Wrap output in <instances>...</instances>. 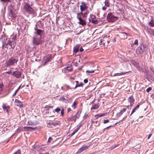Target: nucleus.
Listing matches in <instances>:
<instances>
[{
  "mask_svg": "<svg viewBox=\"0 0 154 154\" xmlns=\"http://www.w3.org/2000/svg\"><path fill=\"white\" fill-rule=\"evenodd\" d=\"M29 14H33L34 12V11L33 9L31 7L29 8V10H28V11H26Z\"/></svg>",
  "mask_w": 154,
  "mask_h": 154,
  "instance_id": "nucleus-31",
  "label": "nucleus"
},
{
  "mask_svg": "<svg viewBox=\"0 0 154 154\" xmlns=\"http://www.w3.org/2000/svg\"><path fill=\"white\" fill-rule=\"evenodd\" d=\"M105 5L102 7V9L103 11L106 10L107 8L109 7L110 5V3L109 0H105L104 2Z\"/></svg>",
  "mask_w": 154,
  "mask_h": 154,
  "instance_id": "nucleus-9",
  "label": "nucleus"
},
{
  "mask_svg": "<svg viewBox=\"0 0 154 154\" xmlns=\"http://www.w3.org/2000/svg\"><path fill=\"white\" fill-rule=\"evenodd\" d=\"M81 127L80 125L78 126L73 131L72 133L71 134L70 136L72 137L73 136L76 132H77L80 129Z\"/></svg>",
  "mask_w": 154,
  "mask_h": 154,
  "instance_id": "nucleus-22",
  "label": "nucleus"
},
{
  "mask_svg": "<svg viewBox=\"0 0 154 154\" xmlns=\"http://www.w3.org/2000/svg\"><path fill=\"white\" fill-rule=\"evenodd\" d=\"M71 109L70 108H68L67 109V112L68 113L70 111H71Z\"/></svg>",
  "mask_w": 154,
  "mask_h": 154,
  "instance_id": "nucleus-51",
  "label": "nucleus"
},
{
  "mask_svg": "<svg viewBox=\"0 0 154 154\" xmlns=\"http://www.w3.org/2000/svg\"><path fill=\"white\" fill-rule=\"evenodd\" d=\"M83 51V49L82 47H81L80 49V52H82Z\"/></svg>",
  "mask_w": 154,
  "mask_h": 154,
  "instance_id": "nucleus-55",
  "label": "nucleus"
},
{
  "mask_svg": "<svg viewBox=\"0 0 154 154\" xmlns=\"http://www.w3.org/2000/svg\"><path fill=\"white\" fill-rule=\"evenodd\" d=\"M52 140V138L51 137H49L48 139V141H51V140Z\"/></svg>",
  "mask_w": 154,
  "mask_h": 154,
  "instance_id": "nucleus-57",
  "label": "nucleus"
},
{
  "mask_svg": "<svg viewBox=\"0 0 154 154\" xmlns=\"http://www.w3.org/2000/svg\"><path fill=\"white\" fill-rule=\"evenodd\" d=\"M48 126L50 128H52L53 126L52 123H50L48 124Z\"/></svg>",
  "mask_w": 154,
  "mask_h": 154,
  "instance_id": "nucleus-44",
  "label": "nucleus"
},
{
  "mask_svg": "<svg viewBox=\"0 0 154 154\" xmlns=\"http://www.w3.org/2000/svg\"><path fill=\"white\" fill-rule=\"evenodd\" d=\"M18 61V59L15 57H12L10 58L6 62L7 66L15 65Z\"/></svg>",
  "mask_w": 154,
  "mask_h": 154,
  "instance_id": "nucleus-2",
  "label": "nucleus"
},
{
  "mask_svg": "<svg viewBox=\"0 0 154 154\" xmlns=\"http://www.w3.org/2000/svg\"><path fill=\"white\" fill-rule=\"evenodd\" d=\"M126 109L124 108L120 112H118L116 115V116L117 117H119L121 116H124L123 119L126 117Z\"/></svg>",
  "mask_w": 154,
  "mask_h": 154,
  "instance_id": "nucleus-5",
  "label": "nucleus"
},
{
  "mask_svg": "<svg viewBox=\"0 0 154 154\" xmlns=\"http://www.w3.org/2000/svg\"><path fill=\"white\" fill-rule=\"evenodd\" d=\"M92 22L94 24H97L98 23L97 20L96 19L92 20Z\"/></svg>",
  "mask_w": 154,
  "mask_h": 154,
  "instance_id": "nucleus-38",
  "label": "nucleus"
},
{
  "mask_svg": "<svg viewBox=\"0 0 154 154\" xmlns=\"http://www.w3.org/2000/svg\"><path fill=\"white\" fill-rule=\"evenodd\" d=\"M91 121L92 124L94 123V122L93 120H91Z\"/></svg>",
  "mask_w": 154,
  "mask_h": 154,
  "instance_id": "nucleus-61",
  "label": "nucleus"
},
{
  "mask_svg": "<svg viewBox=\"0 0 154 154\" xmlns=\"http://www.w3.org/2000/svg\"><path fill=\"white\" fill-rule=\"evenodd\" d=\"M128 34L126 33L122 32L121 33V36L123 39H125L127 38Z\"/></svg>",
  "mask_w": 154,
  "mask_h": 154,
  "instance_id": "nucleus-27",
  "label": "nucleus"
},
{
  "mask_svg": "<svg viewBox=\"0 0 154 154\" xmlns=\"http://www.w3.org/2000/svg\"><path fill=\"white\" fill-rule=\"evenodd\" d=\"M6 73H8V74H12V72L11 70H10L9 71L6 72H5Z\"/></svg>",
  "mask_w": 154,
  "mask_h": 154,
  "instance_id": "nucleus-47",
  "label": "nucleus"
},
{
  "mask_svg": "<svg viewBox=\"0 0 154 154\" xmlns=\"http://www.w3.org/2000/svg\"><path fill=\"white\" fill-rule=\"evenodd\" d=\"M111 127V126H109L106 127V128H105V129H107L109 128H110Z\"/></svg>",
  "mask_w": 154,
  "mask_h": 154,
  "instance_id": "nucleus-60",
  "label": "nucleus"
},
{
  "mask_svg": "<svg viewBox=\"0 0 154 154\" xmlns=\"http://www.w3.org/2000/svg\"><path fill=\"white\" fill-rule=\"evenodd\" d=\"M51 56L50 55H48L45 57L43 61V65H45L47 62L51 61Z\"/></svg>",
  "mask_w": 154,
  "mask_h": 154,
  "instance_id": "nucleus-6",
  "label": "nucleus"
},
{
  "mask_svg": "<svg viewBox=\"0 0 154 154\" xmlns=\"http://www.w3.org/2000/svg\"><path fill=\"white\" fill-rule=\"evenodd\" d=\"M14 103L16 105L20 108H22L23 107V105L22 102L17 99H15Z\"/></svg>",
  "mask_w": 154,
  "mask_h": 154,
  "instance_id": "nucleus-14",
  "label": "nucleus"
},
{
  "mask_svg": "<svg viewBox=\"0 0 154 154\" xmlns=\"http://www.w3.org/2000/svg\"><path fill=\"white\" fill-rule=\"evenodd\" d=\"M88 82V80L87 79H85L84 80V82L85 83H87Z\"/></svg>",
  "mask_w": 154,
  "mask_h": 154,
  "instance_id": "nucleus-49",
  "label": "nucleus"
},
{
  "mask_svg": "<svg viewBox=\"0 0 154 154\" xmlns=\"http://www.w3.org/2000/svg\"><path fill=\"white\" fill-rule=\"evenodd\" d=\"M107 37H104L103 39H101L99 42V44L100 45H108L109 42L107 40Z\"/></svg>",
  "mask_w": 154,
  "mask_h": 154,
  "instance_id": "nucleus-7",
  "label": "nucleus"
},
{
  "mask_svg": "<svg viewBox=\"0 0 154 154\" xmlns=\"http://www.w3.org/2000/svg\"><path fill=\"white\" fill-rule=\"evenodd\" d=\"M152 90V88L151 87H149L146 89V91L147 92H149Z\"/></svg>",
  "mask_w": 154,
  "mask_h": 154,
  "instance_id": "nucleus-46",
  "label": "nucleus"
},
{
  "mask_svg": "<svg viewBox=\"0 0 154 154\" xmlns=\"http://www.w3.org/2000/svg\"><path fill=\"white\" fill-rule=\"evenodd\" d=\"M80 47V45H76L73 48V52L74 53H77L79 51V48Z\"/></svg>",
  "mask_w": 154,
  "mask_h": 154,
  "instance_id": "nucleus-23",
  "label": "nucleus"
},
{
  "mask_svg": "<svg viewBox=\"0 0 154 154\" xmlns=\"http://www.w3.org/2000/svg\"><path fill=\"white\" fill-rule=\"evenodd\" d=\"M59 122L58 121H57V122H52L53 124V125L54 126H55L56 125H57L59 124Z\"/></svg>",
  "mask_w": 154,
  "mask_h": 154,
  "instance_id": "nucleus-42",
  "label": "nucleus"
},
{
  "mask_svg": "<svg viewBox=\"0 0 154 154\" xmlns=\"http://www.w3.org/2000/svg\"><path fill=\"white\" fill-rule=\"evenodd\" d=\"M38 154H49V153L48 152H46L45 153H42L41 152H39L38 153Z\"/></svg>",
  "mask_w": 154,
  "mask_h": 154,
  "instance_id": "nucleus-52",
  "label": "nucleus"
},
{
  "mask_svg": "<svg viewBox=\"0 0 154 154\" xmlns=\"http://www.w3.org/2000/svg\"><path fill=\"white\" fill-rule=\"evenodd\" d=\"M14 42L11 40L8 41L5 47H7V46L8 45H9L11 46V48H14L15 47V45L14 44Z\"/></svg>",
  "mask_w": 154,
  "mask_h": 154,
  "instance_id": "nucleus-16",
  "label": "nucleus"
},
{
  "mask_svg": "<svg viewBox=\"0 0 154 154\" xmlns=\"http://www.w3.org/2000/svg\"><path fill=\"white\" fill-rule=\"evenodd\" d=\"M19 91L18 90V89H17V90H16L15 91V93H14V95H16V93H17V92H18V91Z\"/></svg>",
  "mask_w": 154,
  "mask_h": 154,
  "instance_id": "nucleus-58",
  "label": "nucleus"
},
{
  "mask_svg": "<svg viewBox=\"0 0 154 154\" xmlns=\"http://www.w3.org/2000/svg\"><path fill=\"white\" fill-rule=\"evenodd\" d=\"M80 4V12L79 13L82 16L83 18H85L87 17L89 13V11L87 10L88 8L87 4L84 2H82Z\"/></svg>",
  "mask_w": 154,
  "mask_h": 154,
  "instance_id": "nucleus-1",
  "label": "nucleus"
},
{
  "mask_svg": "<svg viewBox=\"0 0 154 154\" xmlns=\"http://www.w3.org/2000/svg\"><path fill=\"white\" fill-rule=\"evenodd\" d=\"M23 8L26 11H27L31 8V7H30V5L29 4L27 3H25V4L24 5Z\"/></svg>",
  "mask_w": 154,
  "mask_h": 154,
  "instance_id": "nucleus-17",
  "label": "nucleus"
},
{
  "mask_svg": "<svg viewBox=\"0 0 154 154\" xmlns=\"http://www.w3.org/2000/svg\"><path fill=\"white\" fill-rule=\"evenodd\" d=\"M88 146L84 145H83L78 149L77 152L78 153H81L84 150H86L88 148Z\"/></svg>",
  "mask_w": 154,
  "mask_h": 154,
  "instance_id": "nucleus-11",
  "label": "nucleus"
},
{
  "mask_svg": "<svg viewBox=\"0 0 154 154\" xmlns=\"http://www.w3.org/2000/svg\"><path fill=\"white\" fill-rule=\"evenodd\" d=\"M3 84L2 80L0 79V94L2 93Z\"/></svg>",
  "mask_w": 154,
  "mask_h": 154,
  "instance_id": "nucleus-29",
  "label": "nucleus"
},
{
  "mask_svg": "<svg viewBox=\"0 0 154 154\" xmlns=\"http://www.w3.org/2000/svg\"><path fill=\"white\" fill-rule=\"evenodd\" d=\"M75 82L76 83V84H78L79 83V82L78 81H76Z\"/></svg>",
  "mask_w": 154,
  "mask_h": 154,
  "instance_id": "nucleus-64",
  "label": "nucleus"
},
{
  "mask_svg": "<svg viewBox=\"0 0 154 154\" xmlns=\"http://www.w3.org/2000/svg\"><path fill=\"white\" fill-rule=\"evenodd\" d=\"M140 105V104H138L137 105V106L135 107V109H138L139 108Z\"/></svg>",
  "mask_w": 154,
  "mask_h": 154,
  "instance_id": "nucleus-53",
  "label": "nucleus"
},
{
  "mask_svg": "<svg viewBox=\"0 0 154 154\" xmlns=\"http://www.w3.org/2000/svg\"><path fill=\"white\" fill-rule=\"evenodd\" d=\"M138 42V41L137 40H135V45L137 44Z\"/></svg>",
  "mask_w": 154,
  "mask_h": 154,
  "instance_id": "nucleus-62",
  "label": "nucleus"
},
{
  "mask_svg": "<svg viewBox=\"0 0 154 154\" xmlns=\"http://www.w3.org/2000/svg\"><path fill=\"white\" fill-rule=\"evenodd\" d=\"M128 100L130 102V106H133L134 103V100L132 97H129L128 99Z\"/></svg>",
  "mask_w": 154,
  "mask_h": 154,
  "instance_id": "nucleus-20",
  "label": "nucleus"
},
{
  "mask_svg": "<svg viewBox=\"0 0 154 154\" xmlns=\"http://www.w3.org/2000/svg\"><path fill=\"white\" fill-rule=\"evenodd\" d=\"M24 86L23 85L22 86H21V85L18 87L17 89H18V90H19L21 88H23L24 87Z\"/></svg>",
  "mask_w": 154,
  "mask_h": 154,
  "instance_id": "nucleus-50",
  "label": "nucleus"
},
{
  "mask_svg": "<svg viewBox=\"0 0 154 154\" xmlns=\"http://www.w3.org/2000/svg\"><path fill=\"white\" fill-rule=\"evenodd\" d=\"M152 134H150L147 137V138L148 139H149L150 138V137H151V136H152Z\"/></svg>",
  "mask_w": 154,
  "mask_h": 154,
  "instance_id": "nucleus-54",
  "label": "nucleus"
},
{
  "mask_svg": "<svg viewBox=\"0 0 154 154\" xmlns=\"http://www.w3.org/2000/svg\"><path fill=\"white\" fill-rule=\"evenodd\" d=\"M32 42L34 45H37L41 44L42 43V38L35 36L32 38Z\"/></svg>",
  "mask_w": 154,
  "mask_h": 154,
  "instance_id": "nucleus-4",
  "label": "nucleus"
},
{
  "mask_svg": "<svg viewBox=\"0 0 154 154\" xmlns=\"http://www.w3.org/2000/svg\"><path fill=\"white\" fill-rule=\"evenodd\" d=\"M28 125H34V123L31 121H29L28 122Z\"/></svg>",
  "mask_w": 154,
  "mask_h": 154,
  "instance_id": "nucleus-35",
  "label": "nucleus"
},
{
  "mask_svg": "<svg viewBox=\"0 0 154 154\" xmlns=\"http://www.w3.org/2000/svg\"><path fill=\"white\" fill-rule=\"evenodd\" d=\"M150 27H154V20H152L148 23Z\"/></svg>",
  "mask_w": 154,
  "mask_h": 154,
  "instance_id": "nucleus-28",
  "label": "nucleus"
},
{
  "mask_svg": "<svg viewBox=\"0 0 154 154\" xmlns=\"http://www.w3.org/2000/svg\"><path fill=\"white\" fill-rule=\"evenodd\" d=\"M95 70H87L86 71V73H93L94 72Z\"/></svg>",
  "mask_w": 154,
  "mask_h": 154,
  "instance_id": "nucleus-37",
  "label": "nucleus"
},
{
  "mask_svg": "<svg viewBox=\"0 0 154 154\" xmlns=\"http://www.w3.org/2000/svg\"><path fill=\"white\" fill-rule=\"evenodd\" d=\"M9 15L11 17L14 18L15 17L16 15L14 12L13 11L12 9H10L9 10Z\"/></svg>",
  "mask_w": 154,
  "mask_h": 154,
  "instance_id": "nucleus-21",
  "label": "nucleus"
},
{
  "mask_svg": "<svg viewBox=\"0 0 154 154\" xmlns=\"http://www.w3.org/2000/svg\"><path fill=\"white\" fill-rule=\"evenodd\" d=\"M108 122H109V120H108V119L104 120L103 123L104 124L107 123Z\"/></svg>",
  "mask_w": 154,
  "mask_h": 154,
  "instance_id": "nucleus-48",
  "label": "nucleus"
},
{
  "mask_svg": "<svg viewBox=\"0 0 154 154\" xmlns=\"http://www.w3.org/2000/svg\"><path fill=\"white\" fill-rule=\"evenodd\" d=\"M117 74H119V75H122L124 74V73H117Z\"/></svg>",
  "mask_w": 154,
  "mask_h": 154,
  "instance_id": "nucleus-56",
  "label": "nucleus"
},
{
  "mask_svg": "<svg viewBox=\"0 0 154 154\" xmlns=\"http://www.w3.org/2000/svg\"><path fill=\"white\" fill-rule=\"evenodd\" d=\"M90 17L91 19V20L94 19L96 18V16L94 14H91L90 15Z\"/></svg>",
  "mask_w": 154,
  "mask_h": 154,
  "instance_id": "nucleus-36",
  "label": "nucleus"
},
{
  "mask_svg": "<svg viewBox=\"0 0 154 154\" xmlns=\"http://www.w3.org/2000/svg\"><path fill=\"white\" fill-rule=\"evenodd\" d=\"M72 66L70 65L65 67L63 69V70L65 71V72H67L68 71H72Z\"/></svg>",
  "mask_w": 154,
  "mask_h": 154,
  "instance_id": "nucleus-15",
  "label": "nucleus"
},
{
  "mask_svg": "<svg viewBox=\"0 0 154 154\" xmlns=\"http://www.w3.org/2000/svg\"><path fill=\"white\" fill-rule=\"evenodd\" d=\"M23 129L26 131H32V130H34L36 128H34L31 127H23Z\"/></svg>",
  "mask_w": 154,
  "mask_h": 154,
  "instance_id": "nucleus-18",
  "label": "nucleus"
},
{
  "mask_svg": "<svg viewBox=\"0 0 154 154\" xmlns=\"http://www.w3.org/2000/svg\"><path fill=\"white\" fill-rule=\"evenodd\" d=\"M70 79H73V80H74V77H71L70 78Z\"/></svg>",
  "mask_w": 154,
  "mask_h": 154,
  "instance_id": "nucleus-63",
  "label": "nucleus"
},
{
  "mask_svg": "<svg viewBox=\"0 0 154 154\" xmlns=\"http://www.w3.org/2000/svg\"><path fill=\"white\" fill-rule=\"evenodd\" d=\"M14 154H21V151L20 149H18L16 152Z\"/></svg>",
  "mask_w": 154,
  "mask_h": 154,
  "instance_id": "nucleus-39",
  "label": "nucleus"
},
{
  "mask_svg": "<svg viewBox=\"0 0 154 154\" xmlns=\"http://www.w3.org/2000/svg\"><path fill=\"white\" fill-rule=\"evenodd\" d=\"M2 108L5 111V110H6V111L7 112H9V109L10 108L9 106H5V104H3L2 106Z\"/></svg>",
  "mask_w": 154,
  "mask_h": 154,
  "instance_id": "nucleus-24",
  "label": "nucleus"
},
{
  "mask_svg": "<svg viewBox=\"0 0 154 154\" xmlns=\"http://www.w3.org/2000/svg\"><path fill=\"white\" fill-rule=\"evenodd\" d=\"M144 47L142 45H140L139 46L136 50V52L137 54H141L143 52Z\"/></svg>",
  "mask_w": 154,
  "mask_h": 154,
  "instance_id": "nucleus-10",
  "label": "nucleus"
},
{
  "mask_svg": "<svg viewBox=\"0 0 154 154\" xmlns=\"http://www.w3.org/2000/svg\"><path fill=\"white\" fill-rule=\"evenodd\" d=\"M81 111L79 112L78 111L75 115V118L76 119H79L80 117V114L81 113Z\"/></svg>",
  "mask_w": 154,
  "mask_h": 154,
  "instance_id": "nucleus-32",
  "label": "nucleus"
},
{
  "mask_svg": "<svg viewBox=\"0 0 154 154\" xmlns=\"http://www.w3.org/2000/svg\"><path fill=\"white\" fill-rule=\"evenodd\" d=\"M77 105V103L75 101H74L72 105V107L73 108V109H75L76 108Z\"/></svg>",
  "mask_w": 154,
  "mask_h": 154,
  "instance_id": "nucleus-33",
  "label": "nucleus"
},
{
  "mask_svg": "<svg viewBox=\"0 0 154 154\" xmlns=\"http://www.w3.org/2000/svg\"><path fill=\"white\" fill-rule=\"evenodd\" d=\"M107 20L109 22H114L118 19V17L113 13H109L107 16Z\"/></svg>",
  "mask_w": 154,
  "mask_h": 154,
  "instance_id": "nucleus-3",
  "label": "nucleus"
},
{
  "mask_svg": "<svg viewBox=\"0 0 154 154\" xmlns=\"http://www.w3.org/2000/svg\"><path fill=\"white\" fill-rule=\"evenodd\" d=\"M76 119L75 116L73 115H72L71 116L68 118L67 119V120L69 122L74 121V122H75L76 121Z\"/></svg>",
  "mask_w": 154,
  "mask_h": 154,
  "instance_id": "nucleus-19",
  "label": "nucleus"
},
{
  "mask_svg": "<svg viewBox=\"0 0 154 154\" xmlns=\"http://www.w3.org/2000/svg\"><path fill=\"white\" fill-rule=\"evenodd\" d=\"M12 75L17 78H19L21 77V73L19 71H15L13 72Z\"/></svg>",
  "mask_w": 154,
  "mask_h": 154,
  "instance_id": "nucleus-13",
  "label": "nucleus"
},
{
  "mask_svg": "<svg viewBox=\"0 0 154 154\" xmlns=\"http://www.w3.org/2000/svg\"><path fill=\"white\" fill-rule=\"evenodd\" d=\"M77 18L79 19V23L80 25H82L83 26L86 25V22L85 20L83 19L81 17H79V15H80V14H79V13H77Z\"/></svg>",
  "mask_w": 154,
  "mask_h": 154,
  "instance_id": "nucleus-8",
  "label": "nucleus"
},
{
  "mask_svg": "<svg viewBox=\"0 0 154 154\" xmlns=\"http://www.w3.org/2000/svg\"><path fill=\"white\" fill-rule=\"evenodd\" d=\"M134 112H135V108H134L133 109V110H132V112H131V114H132V113H134Z\"/></svg>",
  "mask_w": 154,
  "mask_h": 154,
  "instance_id": "nucleus-59",
  "label": "nucleus"
},
{
  "mask_svg": "<svg viewBox=\"0 0 154 154\" xmlns=\"http://www.w3.org/2000/svg\"><path fill=\"white\" fill-rule=\"evenodd\" d=\"M10 0H0V1L3 3L9 2L10 1Z\"/></svg>",
  "mask_w": 154,
  "mask_h": 154,
  "instance_id": "nucleus-43",
  "label": "nucleus"
},
{
  "mask_svg": "<svg viewBox=\"0 0 154 154\" xmlns=\"http://www.w3.org/2000/svg\"><path fill=\"white\" fill-rule=\"evenodd\" d=\"M64 108L62 109L61 110V115L62 116H63L64 114Z\"/></svg>",
  "mask_w": 154,
  "mask_h": 154,
  "instance_id": "nucleus-40",
  "label": "nucleus"
},
{
  "mask_svg": "<svg viewBox=\"0 0 154 154\" xmlns=\"http://www.w3.org/2000/svg\"><path fill=\"white\" fill-rule=\"evenodd\" d=\"M43 84H46V86L45 87V86L44 85V86H43L42 88H44V89L47 88H48V86H49V84H48V83L47 82H45Z\"/></svg>",
  "mask_w": 154,
  "mask_h": 154,
  "instance_id": "nucleus-34",
  "label": "nucleus"
},
{
  "mask_svg": "<svg viewBox=\"0 0 154 154\" xmlns=\"http://www.w3.org/2000/svg\"><path fill=\"white\" fill-rule=\"evenodd\" d=\"M64 89H66V90H68V89H71V88H70V87L69 86H67V85H65L64 86Z\"/></svg>",
  "mask_w": 154,
  "mask_h": 154,
  "instance_id": "nucleus-45",
  "label": "nucleus"
},
{
  "mask_svg": "<svg viewBox=\"0 0 154 154\" xmlns=\"http://www.w3.org/2000/svg\"><path fill=\"white\" fill-rule=\"evenodd\" d=\"M106 113H99L97 114L95 116L96 119H98L99 117L103 116L105 115Z\"/></svg>",
  "mask_w": 154,
  "mask_h": 154,
  "instance_id": "nucleus-25",
  "label": "nucleus"
},
{
  "mask_svg": "<svg viewBox=\"0 0 154 154\" xmlns=\"http://www.w3.org/2000/svg\"><path fill=\"white\" fill-rule=\"evenodd\" d=\"M36 30V32H35V34L36 35L35 36L41 38L42 34L43 33V31L40 29H35Z\"/></svg>",
  "mask_w": 154,
  "mask_h": 154,
  "instance_id": "nucleus-12",
  "label": "nucleus"
},
{
  "mask_svg": "<svg viewBox=\"0 0 154 154\" xmlns=\"http://www.w3.org/2000/svg\"><path fill=\"white\" fill-rule=\"evenodd\" d=\"M61 111V109L60 108L58 107L57 108L55 109V111L57 113H58L59 112Z\"/></svg>",
  "mask_w": 154,
  "mask_h": 154,
  "instance_id": "nucleus-41",
  "label": "nucleus"
},
{
  "mask_svg": "<svg viewBox=\"0 0 154 154\" xmlns=\"http://www.w3.org/2000/svg\"><path fill=\"white\" fill-rule=\"evenodd\" d=\"M100 105L98 104H94L93 106L91 108V109H98Z\"/></svg>",
  "mask_w": 154,
  "mask_h": 154,
  "instance_id": "nucleus-26",
  "label": "nucleus"
},
{
  "mask_svg": "<svg viewBox=\"0 0 154 154\" xmlns=\"http://www.w3.org/2000/svg\"><path fill=\"white\" fill-rule=\"evenodd\" d=\"M83 85H84L82 83L80 82L78 84H76V85H75L74 88L75 89L78 87H83Z\"/></svg>",
  "mask_w": 154,
  "mask_h": 154,
  "instance_id": "nucleus-30",
  "label": "nucleus"
}]
</instances>
